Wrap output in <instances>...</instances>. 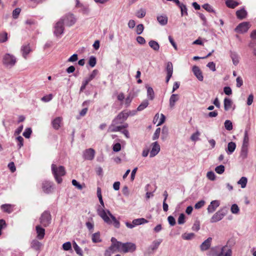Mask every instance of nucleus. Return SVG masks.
Listing matches in <instances>:
<instances>
[{
    "label": "nucleus",
    "instance_id": "nucleus-1",
    "mask_svg": "<svg viewBox=\"0 0 256 256\" xmlns=\"http://www.w3.org/2000/svg\"><path fill=\"white\" fill-rule=\"evenodd\" d=\"M98 215L102 218L104 221L108 224H113L116 228H119L120 223L116 217L112 214L108 210H104L102 208H98L97 210Z\"/></svg>",
    "mask_w": 256,
    "mask_h": 256
},
{
    "label": "nucleus",
    "instance_id": "nucleus-2",
    "mask_svg": "<svg viewBox=\"0 0 256 256\" xmlns=\"http://www.w3.org/2000/svg\"><path fill=\"white\" fill-rule=\"evenodd\" d=\"M52 171L57 182L60 184L62 180L60 177L64 176L66 174L64 168L63 166H58L55 164H52Z\"/></svg>",
    "mask_w": 256,
    "mask_h": 256
},
{
    "label": "nucleus",
    "instance_id": "nucleus-3",
    "mask_svg": "<svg viewBox=\"0 0 256 256\" xmlns=\"http://www.w3.org/2000/svg\"><path fill=\"white\" fill-rule=\"evenodd\" d=\"M228 250L231 249L226 245L222 246L220 249V251L218 246H215L210 248L208 254L209 256H224V253L226 252Z\"/></svg>",
    "mask_w": 256,
    "mask_h": 256
},
{
    "label": "nucleus",
    "instance_id": "nucleus-4",
    "mask_svg": "<svg viewBox=\"0 0 256 256\" xmlns=\"http://www.w3.org/2000/svg\"><path fill=\"white\" fill-rule=\"evenodd\" d=\"M16 62V58L10 54H6L3 57V64L7 68H12L15 65Z\"/></svg>",
    "mask_w": 256,
    "mask_h": 256
},
{
    "label": "nucleus",
    "instance_id": "nucleus-5",
    "mask_svg": "<svg viewBox=\"0 0 256 256\" xmlns=\"http://www.w3.org/2000/svg\"><path fill=\"white\" fill-rule=\"evenodd\" d=\"M118 250L124 253L132 252L136 250V246L134 244L130 242H122Z\"/></svg>",
    "mask_w": 256,
    "mask_h": 256
},
{
    "label": "nucleus",
    "instance_id": "nucleus-6",
    "mask_svg": "<svg viewBox=\"0 0 256 256\" xmlns=\"http://www.w3.org/2000/svg\"><path fill=\"white\" fill-rule=\"evenodd\" d=\"M64 24L66 26H70L74 24L76 19L72 14H68L60 18Z\"/></svg>",
    "mask_w": 256,
    "mask_h": 256
},
{
    "label": "nucleus",
    "instance_id": "nucleus-7",
    "mask_svg": "<svg viewBox=\"0 0 256 256\" xmlns=\"http://www.w3.org/2000/svg\"><path fill=\"white\" fill-rule=\"evenodd\" d=\"M51 216L50 213L46 211L44 212L40 218V222L44 226H47L50 222Z\"/></svg>",
    "mask_w": 256,
    "mask_h": 256
},
{
    "label": "nucleus",
    "instance_id": "nucleus-8",
    "mask_svg": "<svg viewBox=\"0 0 256 256\" xmlns=\"http://www.w3.org/2000/svg\"><path fill=\"white\" fill-rule=\"evenodd\" d=\"M64 23L60 20L58 22L54 27V35L58 37L60 36L64 32Z\"/></svg>",
    "mask_w": 256,
    "mask_h": 256
},
{
    "label": "nucleus",
    "instance_id": "nucleus-9",
    "mask_svg": "<svg viewBox=\"0 0 256 256\" xmlns=\"http://www.w3.org/2000/svg\"><path fill=\"white\" fill-rule=\"evenodd\" d=\"M95 154V150L93 148H90L84 151L82 156L86 160H92L94 158Z\"/></svg>",
    "mask_w": 256,
    "mask_h": 256
},
{
    "label": "nucleus",
    "instance_id": "nucleus-10",
    "mask_svg": "<svg viewBox=\"0 0 256 256\" xmlns=\"http://www.w3.org/2000/svg\"><path fill=\"white\" fill-rule=\"evenodd\" d=\"M226 214V212H224L222 210H218L210 218V222L214 223L220 220Z\"/></svg>",
    "mask_w": 256,
    "mask_h": 256
},
{
    "label": "nucleus",
    "instance_id": "nucleus-11",
    "mask_svg": "<svg viewBox=\"0 0 256 256\" xmlns=\"http://www.w3.org/2000/svg\"><path fill=\"white\" fill-rule=\"evenodd\" d=\"M250 24L248 22H243L239 24L235 29L238 32L244 33L246 32L250 28Z\"/></svg>",
    "mask_w": 256,
    "mask_h": 256
},
{
    "label": "nucleus",
    "instance_id": "nucleus-12",
    "mask_svg": "<svg viewBox=\"0 0 256 256\" xmlns=\"http://www.w3.org/2000/svg\"><path fill=\"white\" fill-rule=\"evenodd\" d=\"M151 147L150 156V158H153L158 154L160 150V147L157 142H152L151 144Z\"/></svg>",
    "mask_w": 256,
    "mask_h": 256
},
{
    "label": "nucleus",
    "instance_id": "nucleus-13",
    "mask_svg": "<svg viewBox=\"0 0 256 256\" xmlns=\"http://www.w3.org/2000/svg\"><path fill=\"white\" fill-rule=\"evenodd\" d=\"M42 189L46 194L51 193L54 189L53 184L50 181H44L42 183Z\"/></svg>",
    "mask_w": 256,
    "mask_h": 256
},
{
    "label": "nucleus",
    "instance_id": "nucleus-14",
    "mask_svg": "<svg viewBox=\"0 0 256 256\" xmlns=\"http://www.w3.org/2000/svg\"><path fill=\"white\" fill-rule=\"evenodd\" d=\"M130 114V112L128 113L124 111L122 112L114 120V122L116 123L118 122L122 124L127 119Z\"/></svg>",
    "mask_w": 256,
    "mask_h": 256
},
{
    "label": "nucleus",
    "instance_id": "nucleus-15",
    "mask_svg": "<svg viewBox=\"0 0 256 256\" xmlns=\"http://www.w3.org/2000/svg\"><path fill=\"white\" fill-rule=\"evenodd\" d=\"M220 205V202L219 200H214L212 201L207 208L208 212V213L214 212Z\"/></svg>",
    "mask_w": 256,
    "mask_h": 256
},
{
    "label": "nucleus",
    "instance_id": "nucleus-16",
    "mask_svg": "<svg viewBox=\"0 0 256 256\" xmlns=\"http://www.w3.org/2000/svg\"><path fill=\"white\" fill-rule=\"evenodd\" d=\"M192 71L194 75L200 81L203 80L204 76L202 72L198 66H194L192 68Z\"/></svg>",
    "mask_w": 256,
    "mask_h": 256
},
{
    "label": "nucleus",
    "instance_id": "nucleus-17",
    "mask_svg": "<svg viewBox=\"0 0 256 256\" xmlns=\"http://www.w3.org/2000/svg\"><path fill=\"white\" fill-rule=\"evenodd\" d=\"M20 50L22 54V56L24 59L27 58L28 54L32 50L30 44H26L23 45L22 46Z\"/></svg>",
    "mask_w": 256,
    "mask_h": 256
},
{
    "label": "nucleus",
    "instance_id": "nucleus-18",
    "mask_svg": "<svg viewBox=\"0 0 256 256\" xmlns=\"http://www.w3.org/2000/svg\"><path fill=\"white\" fill-rule=\"evenodd\" d=\"M212 241V238H208L205 240L200 246V248L202 251H205L208 250L211 246Z\"/></svg>",
    "mask_w": 256,
    "mask_h": 256
},
{
    "label": "nucleus",
    "instance_id": "nucleus-19",
    "mask_svg": "<svg viewBox=\"0 0 256 256\" xmlns=\"http://www.w3.org/2000/svg\"><path fill=\"white\" fill-rule=\"evenodd\" d=\"M179 100V96L177 94H172L171 95L169 100V104L171 108H174L176 102Z\"/></svg>",
    "mask_w": 256,
    "mask_h": 256
},
{
    "label": "nucleus",
    "instance_id": "nucleus-20",
    "mask_svg": "<svg viewBox=\"0 0 256 256\" xmlns=\"http://www.w3.org/2000/svg\"><path fill=\"white\" fill-rule=\"evenodd\" d=\"M120 124L118 122H114V120L112 122L111 125L109 127V131L111 132H120L122 130L121 126H116Z\"/></svg>",
    "mask_w": 256,
    "mask_h": 256
},
{
    "label": "nucleus",
    "instance_id": "nucleus-21",
    "mask_svg": "<svg viewBox=\"0 0 256 256\" xmlns=\"http://www.w3.org/2000/svg\"><path fill=\"white\" fill-rule=\"evenodd\" d=\"M62 120V118L60 116L55 118L52 122V124L53 128H54L55 130L59 129L61 126Z\"/></svg>",
    "mask_w": 256,
    "mask_h": 256
},
{
    "label": "nucleus",
    "instance_id": "nucleus-22",
    "mask_svg": "<svg viewBox=\"0 0 256 256\" xmlns=\"http://www.w3.org/2000/svg\"><path fill=\"white\" fill-rule=\"evenodd\" d=\"M236 148V144L235 142H231L228 143V148H226V152L228 154H232L235 150Z\"/></svg>",
    "mask_w": 256,
    "mask_h": 256
},
{
    "label": "nucleus",
    "instance_id": "nucleus-23",
    "mask_svg": "<svg viewBox=\"0 0 256 256\" xmlns=\"http://www.w3.org/2000/svg\"><path fill=\"white\" fill-rule=\"evenodd\" d=\"M249 146V136L248 134V130H245L244 132V136L242 140V147L248 148Z\"/></svg>",
    "mask_w": 256,
    "mask_h": 256
},
{
    "label": "nucleus",
    "instance_id": "nucleus-24",
    "mask_svg": "<svg viewBox=\"0 0 256 256\" xmlns=\"http://www.w3.org/2000/svg\"><path fill=\"white\" fill-rule=\"evenodd\" d=\"M36 230L37 233V238L39 240L42 239L45 234L44 229L40 227V226H36Z\"/></svg>",
    "mask_w": 256,
    "mask_h": 256
},
{
    "label": "nucleus",
    "instance_id": "nucleus-25",
    "mask_svg": "<svg viewBox=\"0 0 256 256\" xmlns=\"http://www.w3.org/2000/svg\"><path fill=\"white\" fill-rule=\"evenodd\" d=\"M230 56L232 60L233 64L236 66L239 62V56L235 52H230Z\"/></svg>",
    "mask_w": 256,
    "mask_h": 256
},
{
    "label": "nucleus",
    "instance_id": "nucleus-26",
    "mask_svg": "<svg viewBox=\"0 0 256 256\" xmlns=\"http://www.w3.org/2000/svg\"><path fill=\"white\" fill-rule=\"evenodd\" d=\"M162 240L160 238L154 240L150 246V248L151 249L152 251L156 250L160 244L162 243Z\"/></svg>",
    "mask_w": 256,
    "mask_h": 256
},
{
    "label": "nucleus",
    "instance_id": "nucleus-27",
    "mask_svg": "<svg viewBox=\"0 0 256 256\" xmlns=\"http://www.w3.org/2000/svg\"><path fill=\"white\" fill-rule=\"evenodd\" d=\"M42 244L36 240H34L31 242V247L36 250L39 251L40 249Z\"/></svg>",
    "mask_w": 256,
    "mask_h": 256
},
{
    "label": "nucleus",
    "instance_id": "nucleus-28",
    "mask_svg": "<svg viewBox=\"0 0 256 256\" xmlns=\"http://www.w3.org/2000/svg\"><path fill=\"white\" fill-rule=\"evenodd\" d=\"M146 88L147 90V96L148 98L150 100H152L154 98V93L152 88L148 85H146Z\"/></svg>",
    "mask_w": 256,
    "mask_h": 256
},
{
    "label": "nucleus",
    "instance_id": "nucleus-29",
    "mask_svg": "<svg viewBox=\"0 0 256 256\" xmlns=\"http://www.w3.org/2000/svg\"><path fill=\"white\" fill-rule=\"evenodd\" d=\"M236 14L238 18L243 19L245 18L247 14L246 11L242 8L236 12Z\"/></svg>",
    "mask_w": 256,
    "mask_h": 256
},
{
    "label": "nucleus",
    "instance_id": "nucleus-30",
    "mask_svg": "<svg viewBox=\"0 0 256 256\" xmlns=\"http://www.w3.org/2000/svg\"><path fill=\"white\" fill-rule=\"evenodd\" d=\"M149 46L154 50L158 51L160 49V45L158 43L154 40H151L148 42Z\"/></svg>",
    "mask_w": 256,
    "mask_h": 256
},
{
    "label": "nucleus",
    "instance_id": "nucleus-31",
    "mask_svg": "<svg viewBox=\"0 0 256 256\" xmlns=\"http://www.w3.org/2000/svg\"><path fill=\"white\" fill-rule=\"evenodd\" d=\"M226 4L228 7L234 8L239 4V3L234 0H226Z\"/></svg>",
    "mask_w": 256,
    "mask_h": 256
},
{
    "label": "nucleus",
    "instance_id": "nucleus-32",
    "mask_svg": "<svg viewBox=\"0 0 256 256\" xmlns=\"http://www.w3.org/2000/svg\"><path fill=\"white\" fill-rule=\"evenodd\" d=\"M92 240L94 243L100 242H102L100 232L94 233L92 234Z\"/></svg>",
    "mask_w": 256,
    "mask_h": 256
},
{
    "label": "nucleus",
    "instance_id": "nucleus-33",
    "mask_svg": "<svg viewBox=\"0 0 256 256\" xmlns=\"http://www.w3.org/2000/svg\"><path fill=\"white\" fill-rule=\"evenodd\" d=\"M76 6L81 8L80 11L84 14H88L90 12L88 7V6H83L82 4H80L78 0H76Z\"/></svg>",
    "mask_w": 256,
    "mask_h": 256
},
{
    "label": "nucleus",
    "instance_id": "nucleus-34",
    "mask_svg": "<svg viewBox=\"0 0 256 256\" xmlns=\"http://www.w3.org/2000/svg\"><path fill=\"white\" fill-rule=\"evenodd\" d=\"M232 106V101L228 98L224 100V109L226 111L228 110Z\"/></svg>",
    "mask_w": 256,
    "mask_h": 256
},
{
    "label": "nucleus",
    "instance_id": "nucleus-35",
    "mask_svg": "<svg viewBox=\"0 0 256 256\" xmlns=\"http://www.w3.org/2000/svg\"><path fill=\"white\" fill-rule=\"evenodd\" d=\"M148 222V220L144 218H140L134 219L132 220V223L136 226L144 224Z\"/></svg>",
    "mask_w": 256,
    "mask_h": 256
},
{
    "label": "nucleus",
    "instance_id": "nucleus-36",
    "mask_svg": "<svg viewBox=\"0 0 256 256\" xmlns=\"http://www.w3.org/2000/svg\"><path fill=\"white\" fill-rule=\"evenodd\" d=\"M157 20L162 26L166 25L168 22V18L165 16H160L157 17Z\"/></svg>",
    "mask_w": 256,
    "mask_h": 256
},
{
    "label": "nucleus",
    "instance_id": "nucleus-37",
    "mask_svg": "<svg viewBox=\"0 0 256 256\" xmlns=\"http://www.w3.org/2000/svg\"><path fill=\"white\" fill-rule=\"evenodd\" d=\"M98 71L97 70H92V73L90 74V76L88 78H86L84 79L90 82L91 80H92L96 75L98 74Z\"/></svg>",
    "mask_w": 256,
    "mask_h": 256
},
{
    "label": "nucleus",
    "instance_id": "nucleus-38",
    "mask_svg": "<svg viewBox=\"0 0 256 256\" xmlns=\"http://www.w3.org/2000/svg\"><path fill=\"white\" fill-rule=\"evenodd\" d=\"M247 182H248L247 178L246 177L242 176L238 182V184L240 185L241 188H244L246 187Z\"/></svg>",
    "mask_w": 256,
    "mask_h": 256
},
{
    "label": "nucleus",
    "instance_id": "nucleus-39",
    "mask_svg": "<svg viewBox=\"0 0 256 256\" xmlns=\"http://www.w3.org/2000/svg\"><path fill=\"white\" fill-rule=\"evenodd\" d=\"M149 103L147 100H145L139 105L137 108L138 111H142L146 108L148 105Z\"/></svg>",
    "mask_w": 256,
    "mask_h": 256
},
{
    "label": "nucleus",
    "instance_id": "nucleus-40",
    "mask_svg": "<svg viewBox=\"0 0 256 256\" xmlns=\"http://www.w3.org/2000/svg\"><path fill=\"white\" fill-rule=\"evenodd\" d=\"M166 71L167 74L172 75L173 66L172 63L170 62L166 64Z\"/></svg>",
    "mask_w": 256,
    "mask_h": 256
},
{
    "label": "nucleus",
    "instance_id": "nucleus-41",
    "mask_svg": "<svg viewBox=\"0 0 256 256\" xmlns=\"http://www.w3.org/2000/svg\"><path fill=\"white\" fill-rule=\"evenodd\" d=\"M114 246H110L107 250H106L104 252V256H111L112 254L115 252Z\"/></svg>",
    "mask_w": 256,
    "mask_h": 256
},
{
    "label": "nucleus",
    "instance_id": "nucleus-42",
    "mask_svg": "<svg viewBox=\"0 0 256 256\" xmlns=\"http://www.w3.org/2000/svg\"><path fill=\"white\" fill-rule=\"evenodd\" d=\"M178 6L180 9L182 16L184 15H188L187 8L186 6L182 3H180Z\"/></svg>",
    "mask_w": 256,
    "mask_h": 256
},
{
    "label": "nucleus",
    "instance_id": "nucleus-43",
    "mask_svg": "<svg viewBox=\"0 0 256 256\" xmlns=\"http://www.w3.org/2000/svg\"><path fill=\"white\" fill-rule=\"evenodd\" d=\"M112 244V246L116 247L117 249H119L122 242H118L116 239L114 237L111 238Z\"/></svg>",
    "mask_w": 256,
    "mask_h": 256
},
{
    "label": "nucleus",
    "instance_id": "nucleus-44",
    "mask_svg": "<svg viewBox=\"0 0 256 256\" xmlns=\"http://www.w3.org/2000/svg\"><path fill=\"white\" fill-rule=\"evenodd\" d=\"M168 129L166 126H164L162 128V139L164 140L168 136Z\"/></svg>",
    "mask_w": 256,
    "mask_h": 256
},
{
    "label": "nucleus",
    "instance_id": "nucleus-45",
    "mask_svg": "<svg viewBox=\"0 0 256 256\" xmlns=\"http://www.w3.org/2000/svg\"><path fill=\"white\" fill-rule=\"evenodd\" d=\"M73 247L78 254L80 256H82V251L76 242L73 243Z\"/></svg>",
    "mask_w": 256,
    "mask_h": 256
},
{
    "label": "nucleus",
    "instance_id": "nucleus-46",
    "mask_svg": "<svg viewBox=\"0 0 256 256\" xmlns=\"http://www.w3.org/2000/svg\"><path fill=\"white\" fill-rule=\"evenodd\" d=\"M248 152V148H241L240 154V156L242 159H245L246 158Z\"/></svg>",
    "mask_w": 256,
    "mask_h": 256
},
{
    "label": "nucleus",
    "instance_id": "nucleus-47",
    "mask_svg": "<svg viewBox=\"0 0 256 256\" xmlns=\"http://www.w3.org/2000/svg\"><path fill=\"white\" fill-rule=\"evenodd\" d=\"M194 233H184L182 234V237L184 240H190L194 238Z\"/></svg>",
    "mask_w": 256,
    "mask_h": 256
},
{
    "label": "nucleus",
    "instance_id": "nucleus-48",
    "mask_svg": "<svg viewBox=\"0 0 256 256\" xmlns=\"http://www.w3.org/2000/svg\"><path fill=\"white\" fill-rule=\"evenodd\" d=\"M146 14V12L145 10L143 8H140V10L137 11L136 13V16L138 18H144Z\"/></svg>",
    "mask_w": 256,
    "mask_h": 256
},
{
    "label": "nucleus",
    "instance_id": "nucleus-49",
    "mask_svg": "<svg viewBox=\"0 0 256 256\" xmlns=\"http://www.w3.org/2000/svg\"><path fill=\"white\" fill-rule=\"evenodd\" d=\"M225 128L228 130H231L233 128L232 124L230 120H226L224 123Z\"/></svg>",
    "mask_w": 256,
    "mask_h": 256
},
{
    "label": "nucleus",
    "instance_id": "nucleus-50",
    "mask_svg": "<svg viewBox=\"0 0 256 256\" xmlns=\"http://www.w3.org/2000/svg\"><path fill=\"white\" fill-rule=\"evenodd\" d=\"M2 209L4 212L8 213H10L12 212L11 208V205L9 204H2L1 206Z\"/></svg>",
    "mask_w": 256,
    "mask_h": 256
},
{
    "label": "nucleus",
    "instance_id": "nucleus-51",
    "mask_svg": "<svg viewBox=\"0 0 256 256\" xmlns=\"http://www.w3.org/2000/svg\"><path fill=\"white\" fill-rule=\"evenodd\" d=\"M8 40V34L6 32H0V43L6 42Z\"/></svg>",
    "mask_w": 256,
    "mask_h": 256
},
{
    "label": "nucleus",
    "instance_id": "nucleus-52",
    "mask_svg": "<svg viewBox=\"0 0 256 256\" xmlns=\"http://www.w3.org/2000/svg\"><path fill=\"white\" fill-rule=\"evenodd\" d=\"M96 63V59L94 56H90L88 60V64L92 67H94Z\"/></svg>",
    "mask_w": 256,
    "mask_h": 256
},
{
    "label": "nucleus",
    "instance_id": "nucleus-53",
    "mask_svg": "<svg viewBox=\"0 0 256 256\" xmlns=\"http://www.w3.org/2000/svg\"><path fill=\"white\" fill-rule=\"evenodd\" d=\"M32 130L31 128H28L25 130L24 132L22 134V135L26 138H28L30 137V134H32Z\"/></svg>",
    "mask_w": 256,
    "mask_h": 256
},
{
    "label": "nucleus",
    "instance_id": "nucleus-54",
    "mask_svg": "<svg viewBox=\"0 0 256 256\" xmlns=\"http://www.w3.org/2000/svg\"><path fill=\"white\" fill-rule=\"evenodd\" d=\"M144 30V26L142 24H139L136 27V32L138 34H142Z\"/></svg>",
    "mask_w": 256,
    "mask_h": 256
},
{
    "label": "nucleus",
    "instance_id": "nucleus-55",
    "mask_svg": "<svg viewBox=\"0 0 256 256\" xmlns=\"http://www.w3.org/2000/svg\"><path fill=\"white\" fill-rule=\"evenodd\" d=\"M16 140L18 142V148H20L24 146V138L21 136H18L16 138Z\"/></svg>",
    "mask_w": 256,
    "mask_h": 256
},
{
    "label": "nucleus",
    "instance_id": "nucleus-56",
    "mask_svg": "<svg viewBox=\"0 0 256 256\" xmlns=\"http://www.w3.org/2000/svg\"><path fill=\"white\" fill-rule=\"evenodd\" d=\"M230 210L232 214H237L240 211V208L236 204H233L231 206Z\"/></svg>",
    "mask_w": 256,
    "mask_h": 256
},
{
    "label": "nucleus",
    "instance_id": "nucleus-57",
    "mask_svg": "<svg viewBox=\"0 0 256 256\" xmlns=\"http://www.w3.org/2000/svg\"><path fill=\"white\" fill-rule=\"evenodd\" d=\"M225 168L223 165H220L215 168V171L218 174H222L224 171Z\"/></svg>",
    "mask_w": 256,
    "mask_h": 256
},
{
    "label": "nucleus",
    "instance_id": "nucleus-58",
    "mask_svg": "<svg viewBox=\"0 0 256 256\" xmlns=\"http://www.w3.org/2000/svg\"><path fill=\"white\" fill-rule=\"evenodd\" d=\"M160 131H161V130H160V128H158L156 129V130L152 136V140H156L160 136Z\"/></svg>",
    "mask_w": 256,
    "mask_h": 256
},
{
    "label": "nucleus",
    "instance_id": "nucleus-59",
    "mask_svg": "<svg viewBox=\"0 0 256 256\" xmlns=\"http://www.w3.org/2000/svg\"><path fill=\"white\" fill-rule=\"evenodd\" d=\"M178 222L179 224H182L185 222V215L180 214L178 218Z\"/></svg>",
    "mask_w": 256,
    "mask_h": 256
},
{
    "label": "nucleus",
    "instance_id": "nucleus-60",
    "mask_svg": "<svg viewBox=\"0 0 256 256\" xmlns=\"http://www.w3.org/2000/svg\"><path fill=\"white\" fill-rule=\"evenodd\" d=\"M62 248L64 250H69L72 249V244L70 242H66L62 244Z\"/></svg>",
    "mask_w": 256,
    "mask_h": 256
},
{
    "label": "nucleus",
    "instance_id": "nucleus-61",
    "mask_svg": "<svg viewBox=\"0 0 256 256\" xmlns=\"http://www.w3.org/2000/svg\"><path fill=\"white\" fill-rule=\"evenodd\" d=\"M205 204V202L204 200H201L196 202L194 205V208L196 209H199L202 208Z\"/></svg>",
    "mask_w": 256,
    "mask_h": 256
},
{
    "label": "nucleus",
    "instance_id": "nucleus-62",
    "mask_svg": "<svg viewBox=\"0 0 256 256\" xmlns=\"http://www.w3.org/2000/svg\"><path fill=\"white\" fill-rule=\"evenodd\" d=\"M192 230L194 231H198L200 229V224L198 221H196L192 226Z\"/></svg>",
    "mask_w": 256,
    "mask_h": 256
},
{
    "label": "nucleus",
    "instance_id": "nucleus-63",
    "mask_svg": "<svg viewBox=\"0 0 256 256\" xmlns=\"http://www.w3.org/2000/svg\"><path fill=\"white\" fill-rule=\"evenodd\" d=\"M202 8L208 12H214L212 7L208 4H204Z\"/></svg>",
    "mask_w": 256,
    "mask_h": 256
},
{
    "label": "nucleus",
    "instance_id": "nucleus-64",
    "mask_svg": "<svg viewBox=\"0 0 256 256\" xmlns=\"http://www.w3.org/2000/svg\"><path fill=\"white\" fill-rule=\"evenodd\" d=\"M112 150L115 152H118L121 150V144L118 142L113 145Z\"/></svg>",
    "mask_w": 256,
    "mask_h": 256
}]
</instances>
